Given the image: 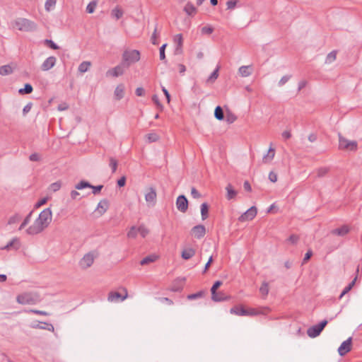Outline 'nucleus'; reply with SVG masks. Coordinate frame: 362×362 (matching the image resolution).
Returning a JSON list of instances; mask_svg holds the SVG:
<instances>
[{"mask_svg": "<svg viewBox=\"0 0 362 362\" xmlns=\"http://www.w3.org/2000/svg\"><path fill=\"white\" fill-rule=\"evenodd\" d=\"M52 219V213L51 209H45L40 213L33 224L26 229V233L35 235L42 233L50 224Z\"/></svg>", "mask_w": 362, "mask_h": 362, "instance_id": "f257e3e1", "label": "nucleus"}, {"mask_svg": "<svg viewBox=\"0 0 362 362\" xmlns=\"http://www.w3.org/2000/svg\"><path fill=\"white\" fill-rule=\"evenodd\" d=\"M14 25L20 31L33 32L37 29V25L35 22L25 18H18L14 21Z\"/></svg>", "mask_w": 362, "mask_h": 362, "instance_id": "f03ea898", "label": "nucleus"}, {"mask_svg": "<svg viewBox=\"0 0 362 362\" xmlns=\"http://www.w3.org/2000/svg\"><path fill=\"white\" fill-rule=\"evenodd\" d=\"M339 149L350 152H356L358 150V142L355 140H349L341 134H339Z\"/></svg>", "mask_w": 362, "mask_h": 362, "instance_id": "7ed1b4c3", "label": "nucleus"}, {"mask_svg": "<svg viewBox=\"0 0 362 362\" xmlns=\"http://www.w3.org/2000/svg\"><path fill=\"white\" fill-rule=\"evenodd\" d=\"M18 303L22 305L26 304H36L40 301V298L38 295L34 293H24L18 295L16 298Z\"/></svg>", "mask_w": 362, "mask_h": 362, "instance_id": "20e7f679", "label": "nucleus"}, {"mask_svg": "<svg viewBox=\"0 0 362 362\" xmlns=\"http://www.w3.org/2000/svg\"><path fill=\"white\" fill-rule=\"evenodd\" d=\"M122 59L126 67H129L131 64L140 59V52L136 49L126 50L123 53Z\"/></svg>", "mask_w": 362, "mask_h": 362, "instance_id": "39448f33", "label": "nucleus"}, {"mask_svg": "<svg viewBox=\"0 0 362 362\" xmlns=\"http://www.w3.org/2000/svg\"><path fill=\"white\" fill-rule=\"evenodd\" d=\"M157 192L154 187L146 188L145 193V201L148 207L154 206L156 204Z\"/></svg>", "mask_w": 362, "mask_h": 362, "instance_id": "423d86ee", "label": "nucleus"}, {"mask_svg": "<svg viewBox=\"0 0 362 362\" xmlns=\"http://www.w3.org/2000/svg\"><path fill=\"white\" fill-rule=\"evenodd\" d=\"M327 320L321 321L319 324L309 327L307 330L308 335L311 338H315L320 335L325 327L327 325Z\"/></svg>", "mask_w": 362, "mask_h": 362, "instance_id": "0eeeda50", "label": "nucleus"}, {"mask_svg": "<svg viewBox=\"0 0 362 362\" xmlns=\"http://www.w3.org/2000/svg\"><path fill=\"white\" fill-rule=\"evenodd\" d=\"M230 313L235 314L239 316H247V315H257L259 314V312L255 310V309L246 310L243 307H233L230 309Z\"/></svg>", "mask_w": 362, "mask_h": 362, "instance_id": "6e6552de", "label": "nucleus"}, {"mask_svg": "<svg viewBox=\"0 0 362 362\" xmlns=\"http://www.w3.org/2000/svg\"><path fill=\"white\" fill-rule=\"evenodd\" d=\"M95 256L93 252L86 254L79 262V266L81 268L86 269L90 267L95 259Z\"/></svg>", "mask_w": 362, "mask_h": 362, "instance_id": "1a4fd4ad", "label": "nucleus"}, {"mask_svg": "<svg viewBox=\"0 0 362 362\" xmlns=\"http://www.w3.org/2000/svg\"><path fill=\"white\" fill-rule=\"evenodd\" d=\"M257 213V208L255 206H251L238 218V220L240 222L252 220L256 216Z\"/></svg>", "mask_w": 362, "mask_h": 362, "instance_id": "9d476101", "label": "nucleus"}, {"mask_svg": "<svg viewBox=\"0 0 362 362\" xmlns=\"http://www.w3.org/2000/svg\"><path fill=\"white\" fill-rule=\"evenodd\" d=\"M206 234V228L204 225H197L191 230V235L197 239L202 238Z\"/></svg>", "mask_w": 362, "mask_h": 362, "instance_id": "9b49d317", "label": "nucleus"}, {"mask_svg": "<svg viewBox=\"0 0 362 362\" xmlns=\"http://www.w3.org/2000/svg\"><path fill=\"white\" fill-rule=\"evenodd\" d=\"M351 337L348 338L346 340L344 341L338 349V353L341 356H344L349 351H351Z\"/></svg>", "mask_w": 362, "mask_h": 362, "instance_id": "f8f14e48", "label": "nucleus"}, {"mask_svg": "<svg viewBox=\"0 0 362 362\" xmlns=\"http://www.w3.org/2000/svg\"><path fill=\"white\" fill-rule=\"evenodd\" d=\"M176 206L177 209L182 212L185 213L187 209H188V201L185 196L184 195H180L176 200Z\"/></svg>", "mask_w": 362, "mask_h": 362, "instance_id": "ddd939ff", "label": "nucleus"}, {"mask_svg": "<svg viewBox=\"0 0 362 362\" xmlns=\"http://www.w3.org/2000/svg\"><path fill=\"white\" fill-rule=\"evenodd\" d=\"M21 247V241L18 238H14L10 240L5 246L2 247L1 250H18Z\"/></svg>", "mask_w": 362, "mask_h": 362, "instance_id": "4468645a", "label": "nucleus"}, {"mask_svg": "<svg viewBox=\"0 0 362 362\" xmlns=\"http://www.w3.org/2000/svg\"><path fill=\"white\" fill-rule=\"evenodd\" d=\"M57 62V59L54 56L47 57L42 64L41 69L44 71H47L53 68Z\"/></svg>", "mask_w": 362, "mask_h": 362, "instance_id": "2eb2a0df", "label": "nucleus"}, {"mask_svg": "<svg viewBox=\"0 0 362 362\" xmlns=\"http://www.w3.org/2000/svg\"><path fill=\"white\" fill-rule=\"evenodd\" d=\"M30 327L33 329H46L50 332L54 331V327L52 324L47 322H33L30 325Z\"/></svg>", "mask_w": 362, "mask_h": 362, "instance_id": "dca6fc26", "label": "nucleus"}, {"mask_svg": "<svg viewBox=\"0 0 362 362\" xmlns=\"http://www.w3.org/2000/svg\"><path fill=\"white\" fill-rule=\"evenodd\" d=\"M124 68H127L126 65L124 64V63L122 62L119 65H117L113 69L109 70L107 72V74H110L114 77H117L123 74Z\"/></svg>", "mask_w": 362, "mask_h": 362, "instance_id": "f3484780", "label": "nucleus"}, {"mask_svg": "<svg viewBox=\"0 0 362 362\" xmlns=\"http://www.w3.org/2000/svg\"><path fill=\"white\" fill-rule=\"evenodd\" d=\"M274 156H275V149L271 145L267 153L265 155H264V156L262 158V162L264 163H270L274 159Z\"/></svg>", "mask_w": 362, "mask_h": 362, "instance_id": "a211bd4d", "label": "nucleus"}, {"mask_svg": "<svg viewBox=\"0 0 362 362\" xmlns=\"http://www.w3.org/2000/svg\"><path fill=\"white\" fill-rule=\"evenodd\" d=\"M127 296L126 294L124 296H122V295L118 292H110L108 296V300L110 302H116V301H123Z\"/></svg>", "mask_w": 362, "mask_h": 362, "instance_id": "6ab92c4d", "label": "nucleus"}, {"mask_svg": "<svg viewBox=\"0 0 362 362\" xmlns=\"http://www.w3.org/2000/svg\"><path fill=\"white\" fill-rule=\"evenodd\" d=\"M124 86L123 84H119L114 92V95L116 100H119L124 98Z\"/></svg>", "mask_w": 362, "mask_h": 362, "instance_id": "aec40b11", "label": "nucleus"}, {"mask_svg": "<svg viewBox=\"0 0 362 362\" xmlns=\"http://www.w3.org/2000/svg\"><path fill=\"white\" fill-rule=\"evenodd\" d=\"M108 202L106 199L100 201L97 206V210L100 214H103L108 209Z\"/></svg>", "mask_w": 362, "mask_h": 362, "instance_id": "412c9836", "label": "nucleus"}, {"mask_svg": "<svg viewBox=\"0 0 362 362\" xmlns=\"http://www.w3.org/2000/svg\"><path fill=\"white\" fill-rule=\"evenodd\" d=\"M349 232V228L347 226L344 225L340 228L333 230L332 233L339 236H344L346 235Z\"/></svg>", "mask_w": 362, "mask_h": 362, "instance_id": "4be33fe9", "label": "nucleus"}, {"mask_svg": "<svg viewBox=\"0 0 362 362\" xmlns=\"http://www.w3.org/2000/svg\"><path fill=\"white\" fill-rule=\"evenodd\" d=\"M195 255V250L193 248L188 247L182 250L181 256L185 259H189Z\"/></svg>", "mask_w": 362, "mask_h": 362, "instance_id": "5701e85b", "label": "nucleus"}, {"mask_svg": "<svg viewBox=\"0 0 362 362\" xmlns=\"http://www.w3.org/2000/svg\"><path fill=\"white\" fill-rule=\"evenodd\" d=\"M222 285V281H216L214 285L212 286L211 288V299L212 300H219L220 298H218L217 296H216V290L217 288L221 286Z\"/></svg>", "mask_w": 362, "mask_h": 362, "instance_id": "b1692460", "label": "nucleus"}, {"mask_svg": "<svg viewBox=\"0 0 362 362\" xmlns=\"http://www.w3.org/2000/svg\"><path fill=\"white\" fill-rule=\"evenodd\" d=\"M227 194L226 197L228 200L233 199L235 197L237 192L233 189L232 185L228 184L226 187Z\"/></svg>", "mask_w": 362, "mask_h": 362, "instance_id": "393cba45", "label": "nucleus"}, {"mask_svg": "<svg viewBox=\"0 0 362 362\" xmlns=\"http://www.w3.org/2000/svg\"><path fill=\"white\" fill-rule=\"evenodd\" d=\"M157 258H158L157 255H148V256L144 257V259H142L140 262V264L141 265H146L151 262H155L157 259Z\"/></svg>", "mask_w": 362, "mask_h": 362, "instance_id": "a878e982", "label": "nucleus"}, {"mask_svg": "<svg viewBox=\"0 0 362 362\" xmlns=\"http://www.w3.org/2000/svg\"><path fill=\"white\" fill-rule=\"evenodd\" d=\"M239 74L243 77H247L251 75L250 66H242L238 69Z\"/></svg>", "mask_w": 362, "mask_h": 362, "instance_id": "bb28decb", "label": "nucleus"}, {"mask_svg": "<svg viewBox=\"0 0 362 362\" xmlns=\"http://www.w3.org/2000/svg\"><path fill=\"white\" fill-rule=\"evenodd\" d=\"M13 73L12 67L8 65H4L0 66V75L1 76H7Z\"/></svg>", "mask_w": 362, "mask_h": 362, "instance_id": "cd10ccee", "label": "nucleus"}, {"mask_svg": "<svg viewBox=\"0 0 362 362\" xmlns=\"http://www.w3.org/2000/svg\"><path fill=\"white\" fill-rule=\"evenodd\" d=\"M269 291V284L266 281H264L259 288V292L264 298L268 295Z\"/></svg>", "mask_w": 362, "mask_h": 362, "instance_id": "c85d7f7f", "label": "nucleus"}, {"mask_svg": "<svg viewBox=\"0 0 362 362\" xmlns=\"http://www.w3.org/2000/svg\"><path fill=\"white\" fill-rule=\"evenodd\" d=\"M158 139V135L155 132H152L146 135V141L148 143L156 142Z\"/></svg>", "mask_w": 362, "mask_h": 362, "instance_id": "c756f323", "label": "nucleus"}, {"mask_svg": "<svg viewBox=\"0 0 362 362\" xmlns=\"http://www.w3.org/2000/svg\"><path fill=\"white\" fill-rule=\"evenodd\" d=\"M337 59V51L333 50L331 52H329L325 59V64H329L334 62Z\"/></svg>", "mask_w": 362, "mask_h": 362, "instance_id": "7c9ffc66", "label": "nucleus"}, {"mask_svg": "<svg viewBox=\"0 0 362 362\" xmlns=\"http://www.w3.org/2000/svg\"><path fill=\"white\" fill-rule=\"evenodd\" d=\"M209 206L206 203H203L201 205V215L202 219L204 221L208 217Z\"/></svg>", "mask_w": 362, "mask_h": 362, "instance_id": "2f4dec72", "label": "nucleus"}, {"mask_svg": "<svg viewBox=\"0 0 362 362\" xmlns=\"http://www.w3.org/2000/svg\"><path fill=\"white\" fill-rule=\"evenodd\" d=\"M184 10L189 16L194 15L197 11L195 6L191 3H187Z\"/></svg>", "mask_w": 362, "mask_h": 362, "instance_id": "473e14b6", "label": "nucleus"}, {"mask_svg": "<svg viewBox=\"0 0 362 362\" xmlns=\"http://www.w3.org/2000/svg\"><path fill=\"white\" fill-rule=\"evenodd\" d=\"M356 281V277L354 279V280L347 285L344 290L342 291L341 293L339 296V298H341L345 294H346L348 292H349L353 286L355 285Z\"/></svg>", "mask_w": 362, "mask_h": 362, "instance_id": "72a5a7b5", "label": "nucleus"}, {"mask_svg": "<svg viewBox=\"0 0 362 362\" xmlns=\"http://www.w3.org/2000/svg\"><path fill=\"white\" fill-rule=\"evenodd\" d=\"M21 216L19 214H15L8 220V225H14L20 221Z\"/></svg>", "mask_w": 362, "mask_h": 362, "instance_id": "f704fd0d", "label": "nucleus"}, {"mask_svg": "<svg viewBox=\"0 0 362 362\" xmlns=\"http://www.w3.org/2000/svg\"><path fill=\"white\" fill-rule=\"evenodd\" d=\"M214 117H216V119H217L218 120H223V118H224V115H223V111L221 108V107L220 106H217L216 108H215V111H214Z\"/></svg>", "mask_w": 362, "mask_h": 362, "instance_id": "c9c22d12", "label": "nucleus"}, {"mask_svg": "<svg viewBox=\"0 0 362 362\" xmlns=\"http://www.w3.org/2000/svg\"><path fill=\"white\" fill-rule=\"evenodd\" d=\"M218 71H219V66H218L216 69L211 74L209 77L208 78L206 82L207 83H213L215 81V80L217 79L218 76Z\"/></svg>", "mask_w": 362, "mask_h": 362, "instance_id": "e433bc0d", "label": "nucleus"}, {"mask_svg": "<svg viewBox=\"0 0 362 362\" xmlns=\"http://www.w3.org/2000/svg\"><path fill=\"white\" fill-rule=\"evenodd\" d=\"M90 62H83L81 63L78 66V71L81 73H85L88 71L89 67L90 66Z\"/></svg>", "mask_w": 362, "mask_h": 362, "instance_id": "4c0bfd02", "label": "nucleus"}, {"mask_svg": "<svg viewBox=\"0 0 362 362\" xmlns=\"http://www.w3.org/2000/svg\"><path fill=\"white\" fill-rule=\"evenodd\" d=\"M92 187V185H90L88 182L85 180H81L80 182H78L77 185H76L75 188L78 190L83 189L85 188H89Z\"/></svg>", "mask_w": 362, "mask_h": 362, "instance_id": "58836bf2", "label": "nucleus"}, {"mask_svg": "<svg viewBox=\"0 0 362 362\" xmlns=\"http://www.w3.org/2000/svg\"><path fill=\"white\" fill-rule=\"evenodd\" d=\"M33 88L30 83H26L23 88H21L18 92L20 94H29L31 93Z\"/></svg>", "mask_w": 362, "mask_h": 362, "instance_id": "ea45409f", "label": "nucleus"}, {"mask_svg": "<svg viewBox=\"0 0 362 362\" xmlns=\"http://www.w3.org/2000/svg\"><path fill=\"white\" fill-rule=\"evenodd\" d=\"M122 15H123V11L118 6L115 7L112 11V16L113 17H115L117 20L122 18Z\"/></svg>", "mask_w": 362, "mask_h": 362, "instance_id": "a19ab883", "label": "nucleus"}, {"mask_svg": "<svg viewBox=\"0 0 362 362\" xmlns=\"http://www.w3.org/2000/svg\"><path fill=\"white\" fill-rule=\"evenodd\" d=\"M32 214H33V211H30L26 216V217L24 218L23 221L22 222V223L20 225V226L18 228L19 230H23L29 223V222L30 221Z\"/></svg>", "mask_w": 362, "mask_h": 362, "instance_id": "79ce46f5", "label": "nucleus"}, {"mask_svg": "<svg viewBox=\"0 0 362 362\" xmlns=\"http://www.w3.org/2000/svg\"><path fill=\"white\" fill-rule=\"evenodd\" d=\"M139 233L138 228L136 226H132L129 232L127 233V237L129 238H135Z\"/></svg>", "mask_w": 362, "mask_h": 362, "instance_id": "37998d69", "label": "nucleus"}, {"mask_svg": "<svg viewBox=\"0 0 362 362\" xmlns=\"http://www.w3.org/2000/svg\"><path fill=\"white\" fill-rule=\"evenodd\" d=\"M61 187H62L61 181H57V182L52 183L49 185V189L50 191L55 192H57L58 190H59Z\"/></svg>", "mask_w": 362, "mask_h": 362, "instance_id": "c03bdc74", "label": "nucleus"}, {"mask_svg": "<svg viewBox=\"0 0 362 362\" xmlns=\"http://www.w3.org/2000/svg\"><path fill=\"white\" fill-rule=\"evenodd\" d=\"M96 6H97L96 1H90L86 7V11L88 13H93L96 8Z\"/></svg>", "mask_w": 362, "mask_h": 362, "instance_id": "a18cd8bd", "label": "nucleus"}, {"mask_svg": "<svg viewBox=\"0 0 362 362\" xmlns=\"http://www.w3.org/2000/svg\"><path fill=\"white\" fill-rule=\"evenodd\" d=\"M204 291H201L195 293L189 294L187 296V299L189 300H194L199 298H201L204 295Z\"/></svg>", "mask_w": 362, "mask_h": 362, "instance_id": "49530a36", "label": "nucleus"}, {"mask_svg": "<svg viewBox=\"0 0 362 362\" xmlns=\"http://www.w3.org/2000/svg\"><path fill=\"white\" fill-rule=\"evenodd\" d=\"M55 4L56 0H46L45 8L47 11H49L52 8L54 7Z\"/></svg>", "mask_w": 362, "mask_h": 362, "instance_id": "de8ad7c7", "label": "nucleus"}, {"mask_svg": "<svg viewBox=\"0 0 362 362\" xmlns=\"http://www.w3.org/2000/svg\"><path fill=\"white\" fill-rule=\"evenodd\" d=\"M110 166L112 168V173H115L117 170V161L115 158H110Z\"/></svg>", "mask_w": 362, "mask_h": 362, "instance_id": "09e8293b", "label": "nucleus"}, {"mask_svg": "<svg viewBox=\"0 0 362 362\" xmlns=\"http://www.w3.org/2000/svg\"><path fill=\"white\" fill-rule=\"evenodd\" d=\"M175 42L177 44V48L181 47L182 45V36L181 34H177L174 38Z\"/></svg>", "mask_w": 362, "mask_h": 362, "instance_id": "8fccbe9b", "label": "nucleus"}, {"mask_svg": "<svg viewBox=\"0 0 362 362\" xmlns=\"http://www.w3.org/2000/svg\"><path fill=\"white\" fill-rule=\"evenodd\" d=\"M28 312L32 313H34L36 315H45V316L49 315V313H48L47 312H45L43 310H35V309H30Z\"/></svg>", "mask_w": 362, "mask_h": 362, "instance_id": "3c124183", "label": "nucleus"}, {"mask_svg": "<svg viewBox=\"0 0 362 362\" xmlns=\"http://www.w3.org/2000/svg\"><path fill=\"white\" fill-rule=\"evenodd\" d=\"M139 233L143 237L145 238L147 234L148 233V230L147 228H146L144 226H139L138 227Z\"/></svg>", "mask_w": 362, "mask_h": 362, "instance_id": "603ef678", "label": "nucleus"}, {"mask_svg": "<svg viewBox=\"0 0 362 362\" xmlns=\"http://www.w3.org/2000/svg\"><path fill=\"white\" fill-rule=\"evenodd\" d=\"M328 172V168H320L319 169H317V177H323L325 175H326Z\"/></svg>", "mask_w": 362, "mask_h": 362, "instance_id": "864d4df0", "label": "nucleus"}, {"mask_svg": "<svg viewBox=\"0 0 362 362\" xmlns=\"http://www.w3.org/2000/svg\"><path fill=\"white\" fill-rule=\"evenodd\" d=\"M216 296L218 297V298H220L219 300H213L215 302H220V301H223V300H226L229 298V297L228 296H226L223 293L221 292H219V293H217L216 292Z\"/></svg>", "mask_w": 362, "mask_h": 362, "instance_id": "5fc2aeb1", "label": "nucleus"}, {"mask_svg": "<svg viewBox=\"0 0 362 362\" xmlns=\"http://www.w3.org/2000/svg\"><path fill=\"white\" fill-rule=\"evenodd\" d=\"M237 117L233 114H228L226 120L228 124H232L236 120Z\"/></svg>", "mask_w": 362, "mask_h": 362, "instance_id": "6e6d98bb", "label": "nucleus"}, {"mask_svg": "<svg viewBox=\"0 0 362 362\" xmlns=\"http://www.w3.org/2000/svg\"><path fill=\"white\" fill-rule=\"evenodd\" d=\"M237 4V1L235 0H230L226 2L227 9L232 10L233 9Z\"/></svg>", "mask_w": 362, "mask_h": 362, "instance_id": "4d7b16f0", "label": "nucleus"}, {"mask_svg": "<svg viewBox=\"0 0 362 362\" xmlns=\"http://www.w3.org/2000/svg\"><path fill=\"white\" fill-rule=\"evenodd\" d=\"M45 43L49 45V47L53 49H58L59 46L54 42L52 40H45Z\"/></svg>", "mask_w": 362, "mask_h": 362, "instance_id": "13d9d810", "label": "nucleus"}, {"mask_svg": "<svg viewBox=\"0 0 362 362\" xmlns=\"http://www.w3.org/2000/svg\"><path fill=\"white\" fill-rule=\"evenodd\" d=\"M31 161H39L40 160V155L37 153H32L29 157Z\"/></svg>", "mask_w": 362, "mask_h": 362, "instance_id": "bf43d9fd", "label": "nucleus"}, {"mask_svg": "<svg viewBox=\"0 0 362 362\" xmlns=\"http://www.w3.org/2000/svg\"><path fill=\"white\" fill-rule=\"evenodd\" d=\"M167 44L163 45L161 47H160V59L163 60L165 59V48L166 47Z\"/></svg>", "mask_w": 362, "mask_h": 362, "instance_id": "052dcab7", "label": "nucleus"}, {"mask_svg": "<svg viewBox=\"0 0 362 362\" xmlns=\"http://www.w3.org/2000/svg\"><path fill=\"white\" fill-rule=\"evenodd\" d=\"M191 194L194 199H198L201 197L200 193L194 187L191 189Z\"/></svg>", "mask_w": 362, "mask_h": 362, "instance_id": "680f3d73", "label": "nucleus"}, {"mask_svg": "<svg viewBox=\"0 0 362 362\" xmlns=\"http://www.w3.org/2000/svg\"><path fill=\"white\" fill-rule=\"evenodd\" d=\"M213 32V28L209 26H204L202 28V33L203 34H211Z\"/></svg>", "mask_w": 362, "mask_h": 362, "instance_id": "e2e57ef3", "label": "nucleus"}, {"mask_svg": "<svg viewBox=\"0 0 362 362\" xmlns=\"http://www.w3.org/2000/svg\"><path fill=\"white\" fill-rule=\"evenodd\" d=\"M103 185H98V186L92 185V187H90V188L93 189V193L94 194H97L98 193H99L100 192V190L103 189Z\"/></svg>", "mask_w": 362, "mask_h": 362, "instance_id": "0e129e2a", "label": "nucleus"}, {"mask_svg": "<svg viewBox=\"0 0 362 362\" xmlns=\"http://www.w3.org/2000/svg\"><path fill=\"white\" fill-rule=\"evenodd\" d=\"M290 79L289 76H284L279 81V86H281L284 85Z\"/></svg>", "mask_w": 362, "mask_h": 362, "instance_id": "69168bd1", "label": "nucleus"}, {"mask_svg": "<svg viewBox=\"0 0 362 362\" xmlns=\"http://www.w3.org/2000/svg\"><path fill=\"white\" fill-rule=\"evenodd\" d=\"M269 179L271 182H275L277 181V175L274 172H270L269 174Z\"/></svg>", "mask_w": 362, "mask_h": 362, "instance_id": "338daca9", "label": "nucleus"}, {"mask_svg": "<svg viewBox=\"0 0 362 362\" xmlns=\"http://www.w3.org/2000/svg\"><path fill=\"white\" fill-rule=\"evenodd\" d=\"M32 107V103H28L23 109V115H26L28 112H29Z\"/></svg>", "mask_w": 362, "mask_h": 362, "instance_id": "774afa93", "label": "nucleus"}]
</instances>
